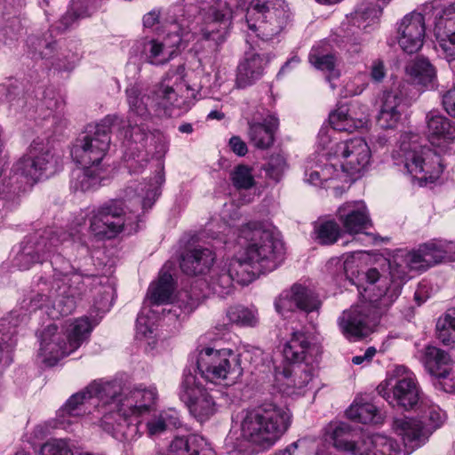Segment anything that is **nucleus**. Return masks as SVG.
I'll return each mask as SVG.
<instances>
[{
	"label": "nucleus",
	"instance_id": "obj_1",
	"mask_svg": "<svg viewBox=\"0 0 455 455\" xmlns=\"http://www.w3.org/2000/svg\"><path fill=\"white\" fill-rule=\"evenodd\" d=\"M69 238L70 235L61 230L35 232L24 238L14 258V264L20 270H27L34 264H42L50 259L55 275L63 276V279L55 281L56 288L53 291L48 295L37 294L31 300L36 307H42L47 301H51L53 311L50 314L52 318L71 314L84 290L81 275L73 274L69 262L56 253L60 246Z\"/></svg>",
	"mask_w": 455,
	"mask_h": 455
},
{
	"label": "nucleus",
	"instance_id": "obj_2",
	"mask_svg": "<svg viewBox=\"0 0 455 455\" xmlns=\"http://www.w3.org/2000/svg\"><path fill=\"white\" fill-rule=\"evenodd\" d=\"M238 243L243 248L221 267L213 269L209 285L219 296L229 294L233 283L246 285L260 273L275 269L283 247L281 232L272 225L249 222L241 227Z\"/></svg>",
	"mask_w": 455,
	"mask_h": 455
},
{
	"label": "nucleus",
	"instance_id": "obj_3",
	"mask_svg": "<svg viewBox=\"0 0 455 455\" xmlns=\"http://www.w3.org/2000/svg\"><path fill=\"white\" fill-rule=\"evenodd\" d=\"M371 152L360 137L342 140L331 146L327 152H315L306 161L304 180L307 183L323 187L339 180L350 183L370 164Z\"/></svg>",
	"mask_w": 455,
	"mask_h": 455
},
{
	"label": "nucleus",
	"instance_id": "obj_4",
	"mask_svg": "<svg viewBox=\"0 0 455 455\" xmlns=\"http://www.w3.org/2000/svg\"><path fill=\"white\" fill-rule=\"evenodd\" d=\"M119 392L117 385L108 381H92L83 390L72 395L58 411L54 427L69 430L80 418L88 415L92 424L112 435L111 408L116 406L112 399Z\"/></svg>",
	"mask_w": 455,
	"mask_h": 455
},
{
	"label": "nucleus",
	"instance_id": "obj_5",
	"mask_svg": "<svg viewBox=\"0 0 455 455\" xmlns=\"http://www.w3.org/2000/svg\"><path fill=\"white\" fill-rule=\"evenodd\" d=\"M368 282L365 292L373 291L375 283L379 282L382 287L378 286L379 293L373 297L369 295V301L351 307L343 312L339 319V325L342 333L349 339H358L368 336L373 331L382 314L399 297L391 298V289L394 280L389 274V285L387 286V277H381L376 268H371L364 274Z\"/></svg>",
	"mask_w": 455,
	"mask_h": 455
},
{
	"label": "nucleus",
	"instance_id": "obj_6",
	"mask_svg": "<svg viewBox=\"0 0 455 455\" xmlns=\"http://www.w3.org/2000/svg\"><path fill=\"white\" fill-rule=\"evenodd\" d=\"M117 385L120 392L113 397L112 436L116 439L132 441L140 435V421L135 418L150 413L156 409L158 399L156 387L139 385L132 388L124 387L118 381H108Z\"/></svg>",
	"mask_w": 455,
	"mask_h": 455
},
{
	"label": "nucleus",
	"instance_id": "obj_7",
	"mask_svg": "<svg viewBox=\"0 0 455 455\" xmlns=\"http://www.w3.org/2000/svg\"><path fill=\"white\" fill-rule=\"evenodd\" d=\"M455 260V241L431 240L415 251L398 253L388 260L389 274L395 283L391 298L399 296L403 284L411 277V271H425L443 262Z\"/></svg>",
	"mask_w": 455,
	"mask_h": 455
},
{
	"label": "nucleus",
	"instance_id": "obj_8",
	"mask_svg": "<svg viewBox=\"0 0 455 455\" xmlns=\"http://www.w3.org/2000/svg\"><path fill=\"white\" fill-rule=\"evenodd\" d=\"M97 321L92 323L83 316L70 323L68 327H58L56 323L47 325L40 334L39 354L49 364L76 351L89 338Z\"/></svg>",
	"mask_w": 455,
	"mask_h": 455
},
{
	"label": "nucleus",
	"instance_id": "obj_9",
	"mask_svg": "<svg viewBox=\"0 0 455 455\" xmlns=\"http://www.w3.org/2000/svg\"><path fill=\"white\" fill-rule=\"evenodd\" d=\"M418 140L416 134H403L399 149L394 152L393 158L396 165H403L406 172L423 186L437 180L443 171V165L440 156L421 146Z\"/></svg>",
	"mask_w": 455,
	"mask_h": 455
},
{
	"label": "nucleus",
	"instance_id": "obj_10",
	"mask_svg": "<svg viewBox=\"0 0 455 455\" xmlns=\"http://www.w3.org/2000/svg\"><path fill=\"white\" fill-rule=\"evenodd\" d=\"M283 411L274 403H265L241 412L240 436L260 448H268L280 437Z\"/></svg>",
	"mask_w": 455,
	"mask_h": 455
},
{
	"label": "nucleus",
	"instance_id": "obj_11",
	"mask_svg": "<svg viewBox=\"0 0 455 455\" xmlns=\"http://www.w3.org/2000/svg\"><path fill=\"white\" fill-rule=\"evenodd\" d=\"M181 12L180 6L169 12L166 18L167 34L162 40L150 39L143 43L141 54L146 62L154 66L164 65L194 39V35L188 29V21L184 18L178 19Z\"/></svg>",
	"mask_w": 455,
	"mask_h": 455
},
{
	"label": "nucleus",
	"instance_id": "obj_12",
	"mask_svg": "<svg viewBox=\"0 0 455 455\" xmlns=\"http://www.w3.org/2000/svg\"><path fill=\"white\" fill-rule=\"evenodd\" d=\"M116 116H108L95 125H89L70 148L72 159L81 166L103 167L102 161L109 150L112 129L119 125Z\"/></svg>",
	"mask_w": 455,
	"mask_h": 455
},
{
	"label": "nucleus",
	"instance_id": "obj_13",
	"mask_svg": "<svg viewBox=\"0 0 455 455\" xmlns=\"http://www.w3.org/2000/svg\"><path fill=\"white\" fill-rule=\"evenodd\" d=\"M137 219V214L124 212L122 200H111L92 211L90 231L98 239H111L124 230L136 232Z\"/></svg>",
	"mask_w": 455,
	"mask_h": 455
},
{
	"label": "nucleus",
	"instance_id": "obj_14",
	"mask_svg": "<svg viewBox=\"0 0 455 455\" xmlns=\"http://www.w3.org/2000/svg\"><path fill=\"white\" fill-rule=\"evenodd\" d=\"M196 364L202 378L215 384L233 383L243 374L239 356L231 349L205 347L199 352Z\"/></svg>",
	"mask_w": 455,
	"mask_h": 455
},
{
	"label": "nucleus",
	"instance_id": "obj_15",
	"mask_svg": "<svg viewBox=\"0 0 455 455\" xmlns=\"http://www.w3.org/2000/svg\"><path fill=\"white\" fill-rule=\"evenodd\" d=\"M377 391L389 403H395L405 410L414 408L422 400L414 373L403 365L395 366Z\"/></svg>",
	"mask_w": 455,
	"mask_h": 455
},
{
	"label": "nucleus",
	"instance_id": "obj_16",
	"mask_svg": "<svg viewBox=\"0 0 455 455\" xmlns=\"http://www.w3.org/2000/svg\"><path fill=\"white\" fill-rule=\"evenodd\" d=\"M420 419L402 418L394 420L393 427L401 435L405 444L419 441L430 429L439 427L445 418L439 406L425 400H420L418 407Z\"/></svg>",
	"mask_w": 455,
	"mask_h": 455
},
{
	"label": "nucleus",
	"instance_id": "obj_17",
	"mask_svg": "<svg viewBox=\"0 0 455 455\" xmlns=\"http://www.w3.org/2000/svg\"><path fill=\"white\" fill-rule=\"evenodd\" d=\"M282 0H251L246 10L248 28L257 33L263 41H271L280 34L282 27L276 20V12L282 7Z\"/></svg>",
	"mask_w": 455,
	"mask_h": 455
},
{
	"label": "nucleus",
	"instance_id": "obj_18",
	"mask_svg": "<svg viewBox=\"0 0 455 455\" xmlns=\"http://www.w3.org/2000/svg\"><path fill=\"white\" fill-rule=\"evenodd\" d=\"M231 10L226 4H219V7H212L204 18L197 32H191L197 42L205 43L209 52H216L221 44L226 41L231 26Z\"/></svg>",
	"mask_w": 455,
	"mask_h": 455
},
{
	"label": "nucleus",
	"instance_id": "obj_19",
	"mask_svg": "<svg viewBox=\"0 0 455 455\" xmlns=\"http://www.w3.org/2000/svg\"><path fill=\"white\" fill-rule=\"evenodd\" d=\"M178 395L189 413L199 422L208 420L216 411L213 398L193 374L184 375Z\"/></svg>",
	"mask_w": 455,
	"mask_h": 455
},
{
	"label": "nucleus",
	"instance_id": "obj_20",
	"mask_svg": "<svg viewBox=\"0 0 455 455\" xmlns=\"http://www.w3.org/2000/svg\"><path fill=\"white\" fill-rule=\"evenodd\" d=\"M17 162H22L20 172L32 187L48 170L54 167L56 159L49 144L37 138L32 141L28 152Z\"/></svg>",
	"mask_w": 455,
	"mask_h": 455
},
{
	"label": "nucleus",
	"instance_id": "obj_21",
	"mask_svg": "<svg viewBox=\"0 0 455 455\" xmlns=\"http://www.w3.org/2000/svg\"><path fill=\"white\" fill-rule=\"evenodd\" d=\"M173 291L174 283L172 275L167 272H161L158 280L149 286L148 294L151 303L155 305L170 303V308H164V311H167L169 314L172 313L176 317H180L182 313L185 315L190 314L196 307V301L189 299L185 302L180 299L172 303Z\"/></svg>",
	"mask_w": 455,
	"mask_h": 455
},
{
	"label": "nucleus",
	"instance_id": "obj_22",
	"mask_svg": "<svg viewBox=\"0 0 455 455\" xmlns=\"http://www.w3.org/2000/svg\"><path fill=\"white\" fill-rule=\"evenodd\" d=\"M183 90L182 84H177L175 87L171 85L169 81L163 80L156 84L150 92L151 106L156 109H163L165 112L171 108H177L181 111H187L191 103V95H179Z\"/></svg>",
	"mask_w": 455,
	"mask_h": 455
},
{
	"label": "nucleus",
	"instance_id": "obj_23",
	"mask_svg": "<svg viewBox=\"0 0 455 455\" xmlns=\"http://www.w3.org/2000/svg\"><path fill=\"white\" fill-rule=\"evenodd\" d=\"M379 11L371 4H363L351 13L348 22L355 28L351 34L346 33L342 36L344 48L350 54H357L361 51V41L357 34L359 29H366L369 26L376 23Z\"/></svg>",
	"mask_w": 455,
	"mask_h": 455
},
{
	"label": "nucleus",
	"instance_id": "obj_24",
	"mask_svg": "<svg viewBox=\"0 0 455 455\" xmlns=\"http://www.w3.org/2000/svg\"><path fill=\"white\" fill-rule=\"evenodd\" d=\"M267 62L265 55L253 49L246 51L236 68L235 87L244 89L254 84L263 76Z\"/></svg>",
	"mask_w": 455,
	"mask_h": 455
},
{
	"label": "nucleus",
	"instance_id": "obj_25",
	"mask_svg": "<svg viewBox=\"0 0 455 455\" xmlns=\"http://www.w3.org/2000/svg\"><path fill=\"white\" fill-rule=\"evenodd\" d=\"M405 109V100L399 91L384 92L379 99L377 123L383 129H395Z\"/></svg>",
	"mask_w": 455,
	"mask_h": 455
},
{
	"label": "nucleus",
	"instance_id": "obj_26",
	"mask_svg": "<svg viewBox=\"0 0 455 455\" xmlns=\"http://www.w3.org/2000/svg\"><path fill=\"white\" fill-rule=\"evenodd\" d=\"M337 217L345 232L353 235L371 226V220L363 202H348L339 207Z\"/></svg>",
	"mask_w": 455,
	"mask_h": 455
},
{
	"label": "nucleus",
	"instance_id": "obj_27",
	"mask_svg": "<svg viewBox=\"0 0 455 455\" xmlns=\"http://www.w3.org/2000/svg\"><path fill=\"white\" fill-rule=\"evenodd\" d=\"M164 182L163 168L147 183H140L136 188L129 186L125 190V197L135 201L143 210L150 209L160 195V187Z\"/></svg>",
	"mask_w": 455,
	"mask_h": 455
},
{
	"label": "nucleus",
	"instance_id": "obj_28",
	"mask_svg": "<svg viewBox=\"0 0 455 455\" xmlns=\"http://www.w3.org/2000/svg\"><path fill=\"white\" fill-rule=\"evenodd\" d=\"M289 302L307 315H319L323 305L319 293L306 282L295 283L291 287Z\"/></svg>",
	"mask_w": 455,
	"mask_h": 455
},
{
	"label": "nucleus",
	"instance_id": "obj_29",
	"mask_svg": "<svg viewBox=\"0 0 455 455\" xmlns=\"http://www.w3.org/2000/svg\"><path fill=\"white\" fill-rule=\"evenodd\" d=\"M427 138L435 147H444L455 140V126L446 116L436 111H431L426 116Z\"/></svg>",
	"mask_w": 455,
	"mask_h": 455
},
{
	"label": "nucleus",
	"instance_id": "obj_30",
	"mask_svg": "<svg viewBox=\"0 0 455 455\" xmlns=\"http://www.w3.org/2000/svg\"><path fill=\"white\" fill-rule=\"evenodd\" d=\"M215 256L208 248L196 246L186 250L180 258V268L188 275H197L207 272L212 266Z\"/></svg>",
	"mask_w": 455,
	"mask_h": 455
},
{
	"label": "nucleus",
	"instance_id": "obj_31",
	"mask_svg": "<svg viewBox=\"0 0 455 455\" xmlns=\"http://www.w3.org/2000/svg\"><path fill=\"white\" fill-rule=\"evenodd\" d=\"M21 164L16 162L10 170L0 167V199H12L31 187L20 172Z\"/></svg>",
	"mask_w": 455,
	"mask_h": 455
},
{
	"label": "nucleus",
	"instance_id": "obj_32",
	"mask_svg": "<svg viewBox=\"0 0 455 455\" xmlns=\"http://www.w3.org/2000/svg\"><path fill=\"white\" fill-rule=\"evenodd\" d=\"M421 363L425 370L437 379H447L452 369V360L450 355L434 346L425 347Z\"/></svg>",
	"mask_w": 455,
	"mask_h": 455
},
{
	"label": "nucleus",
	"instance_id": "obj_33",
	"mask_svg": "<svg viewBox=\"0 0 455 455\" xmlns=\"http://www.w3.org/2000/svg\"><path fill=\"white\" fill-rule=\"evenodd\" d=\"M408 80L424 88H434L436 82V69L427 58L416 57L405 66Z\"/></svg>",
	"mask_w": 455,
	"mask_h": 455
},
{
	"label": "nucleus",
	"instance_id": "obj_34",
	"mask_svg": "<svg viewBox=\"0 0 455 455\" xmlns=\"http://www.w3.org/2000/svg\"><path fill=\"white\" fill-rule=\"evenodd\" d=\"M278 126L279 122L274 116L265 119L263 123L251 124L248 132L251 142L259 149L270 148L275 141Z\"/></svg>",
	"mask_w": 455,
	"mask_h": 455
},
{
	"label": "nucleus",
	"instance_id": "obj_35",
	"mask_svg": "<svg viewBox=\"0 0 455 455\" xmlns=\"http://www.w3.org/2000/svg\"><path fill=\"white\" fill-rule=\"evenodd\" d=\"M103 171V167L97 166H82L74 169L70 180L71 189L85 192L98 188Z\"/></svg>",
	"mask_w": 455,
	"mask_h": 455
},
{
	"label": "nucleus",
	"instance_id": "obj_36",
	"mask_svg": "<svg viewBox=\"0 0 455 455\" xmlns=\"http://www.w3.org/2000/svg\"><path fill=\"white\" fill-rule=\"evenodd\" d=\"M286 365V395H301L302 389L312 379V368L307 363Z\"/></svg>",
	"mask_w": 455,
	"mask_h": 455
},
{
	"label": "nucleus",
	"instance_id": "obj_37",
	"mask_svg": "<svg viewBox=\"0 0 455 455\" xmlns=\"http://www.w3.org/2000/svg\"><path fill=\"white\" fill-rule=\"evenodd\" d=\"M353 437L351 428L347 423L337 424L332 428L330 436L336 449L348 451L353 455H366L370 449H361L359 444L353 440Z\"/></svg>",
	"mask_w": 455,
	"mask_h": 455
},
{
	"label": "nucleus",
	"instance_id": "obj_38",
	"mask_svg": "<svg viewBox=\"0 0 455 455\" xmlns=\"http://www.w3.org/2000/svg\"><path fill=\"white\" fill-rule=\"evenodd\" d=\"M127 103L129 105V116L142 120H148L150 113L148 109L149 95L142 94V89L139 84H130L125 90Z\"/></svg>",
	"mask_w": 455,
	"mask_h": 455
},
{
	"label": "nucleus",
	"instance_id": "obj_39",
	"mask_svg": "<svg viewBox=\"0 0 455 455\" xmlns=\"http://www.w3.org/2000/svg\"><path fill=\"white\" fill-rule=\"evenodd\" d=\"M314 347L305 332L293 331L290 340L286 342V363H302Z\"/></svg>",
	"mask_w": 455,
	"mask_h": 455
},
{
	"label": "nucleus",
	"instance_id": "obj_40",
	"mask_svg": "<svg viewBox=\"0 0 455 455\" xmlns=\"http://www.w3.org/2000/svg\"><path fill=\"white\" fill-rule=\"evenodd\" d=\"M329 122L331 127L339 132H353L363 128L367 124L366 116L354 118L346 107H341L329 116Z\"/></svg>",
	"mask_w": 455,
	"mask_h": 455
},
{
	"label": "nucleus",
	"instance_id": "obj_41",
	"mask_svg": "<svg viewBox=\"0 0 455 455\" xmlns=\"http://www.w3.org/2000/svg\"><path fill=\"white\" fill-rule=\"evenodd\" d=\"M91 2L92 0H72L70 8L60 19L56 25V29L63 32L78 19L90 16L92 12Z\"/></svg>",
	"mask_w": 455,
	"mask_h": 455
},
{
	"label": "nucleus",
	"instance_id": "obj_42",
	"mask_svg": "<svg viewBox=\"0 0 455 455\" xmlns=\"http://www.w3.org/2000/svg\"><path fill=\"white\" fill-rule=\"evenodd\" d=\"M115 293V288L108 280L99 286H95L92 310L97 315L108 312L113 305Z\"/></svg>",
	"mask_w": 455,
	"mask_h": 455
},
{
	"label": "nucleus",
	"instance_id": "obj_43",
	"mask_svg": "<svg viewBox=\"0 0 455 455\" xmlns=\"http://www.w3.org/2000/svg\"><path fill=\"white\" fill-rule=\"evenodd\" d=\"M348 419L363 423H378L377 408L370 403H355L346 411Z\"/></svg>",
	"mask_w": 455,
	"mask_h": 455
},
{
	"label": "nucleus",
	"instance_id": "obj_44",
	"mask_svg": "<svg viewBox=\"0 0 455 455\" xmlns=\"http://www.w3.org/2000/svg\"><path fill=\"white\" fill-rule=\"evenodd\" d=\"M227 316L231 323L253 327L258 323L257 311L243 306H235L228 308Z\"/></svg>",
	"mask_w": 455,
	"mask_h": 455
},
{
	"label": "nucleus",
	"instance_id": "obj_45",
	"mask_svg": "<svg viewBox=\"0 0 455 455\" xmlns=\"http://www.w3.org/2000/svg\"><path fill=\"white\" fill-rule=\"evenodd\" d=\"M146 120L140 119L139 117L133 116L132 119L128 116L129 125L124 131V138L131 143L140 145L144 147V142L148 139V127L145 126Z\"/></svg>",
	"mask_w": 455,
	"mask_h": 455
},
{
	"label": "nucleus",
	"instance_id": "obj_46",
	"mask_svg": "<svg viewBox=\"0 0 455 455\" xmlns=\"http://www.w3.org/2000/svg\"><path fill=\"white\" fill-rule=\"evenodd\" d=\"M438 339L444 345H449L455 340V310L446 315L443 321L436 323Z\"/></svg>",
	"mask_w": 455,
	"mask_h": 455
},
{
	"label": "nucleus",
	"instance_id": "obj_47",
	"mask_svg": "<svg viewBox=\"0 0 455 455\" xmlns=\"http://www.w3.org/2000/svg\"><path fill=\"white\" fill-rule=\"evenodd\" d=\"M317 239L322 244H332L340 235L339 226L334 220H326L318 225L315 228Z\"/></svg>",
	"mask_w": 455,
	"mask_h": 455
},
{
	"label": "nucleus",
	"instance_id": "obj_48",
	"mask_svg": "<svg viewBox=\"0 0 455 455\" xmlns=\"http://www.w3.org/2000/svg\"><path fill=\"white\" fill-rule=\"evenodd\" d=\"M309 61L317 69L329 73L327 79L337 78L339 72L335 68V58L331 54L317 55L314 52L309 54Z\"/></svg>",
	"mask_w": 455,
	"mask_h": 455
},
{
	"label": "nucleus",
	"instance_id": "obj_49",
	"mask_svg": "<svg viewBox=\"0 0 455 455\" xmlns=\"http://www.w3.org/2000/svg\"><path fill=\"white\" fill-rule=\"evenodd\" d=\"M251 168L240 164L231 173V180L237 189H250L255 185Z\"/></svg>",
	"mask_w": 455,
	"mask_h": 455
},
{
	"label": "nucleus",
	"instance_id": "obj_50",
	"mask_svg": "<svg viewBox=\"0 0 455 455\" xmlns=\"http://www.w3.org/2000/svg\"><path fill=\"white\" fill-rule=\"evenodd\" d=\"M29 44L34 51V57L41 59H52L54 56L56 42L50 41L48 38L31 37Z\"/></svg>",
	"mask_w": 455,
	"mask_h": 455
},
{
	"label": "nucleus",
	"instance_id": "obj_51",
	"mask_svg": "<svg viewBox=\"0 0 455 455\" xmlns=\"http://www.w3.org/2000/svg\"><path fill=\"white\" fill-rule=\"evenodd\" d=\"M45 105L50 113L45 116L44 119L53 127V132H58L60 127L65 125V120L62 118L61 110L63 102L58 100H45Z\"/></svg>",
	"mask_w": 455,
	"mask_h": 455
},
{
	"label": "nucleus",
	"instance_id": "obj_52",
	"mask_svg": "<svg viewBox=\"0 0 455 455\" xmlns=\"http://www.w3.org/2000/svg\"><path fill=\"white\" fill-rule=\"evenodd\" d=\"M375 455H395L397 451V443L386 436L375 435L371 440Z\"/></svg>",
	"mask_w": 455,
	"mask_h": 455
},
{
	"label": "nucleus",
	"instance_id": "obj_53",
	"mask_svg": "<svg viewBox=\"0 0 455 455\" xmlns=\"http://www.w3.org/2000/svg\"><path fill=\"white\" fill-rule=\"evenodd\" d=\"M40 455H73V453L66 441L54 439L41 447Z\"/></svg>",
	"mask_w": 455,
	"mask_h": 455
},
{
	"label": "nucleus",
	"instance_id": "obj_54",
	"mask_svg": "<svg viewBox=\"0 0 455 455\" xmlns=\"http://www.w3.org/2000/svg\"><path fill=\"white\" fill-rule=\"evenodd\" d=\"M153 333L152 321L140 313L136 320V336L139 339L148 338Z\"/></svg>",
	"mask_w": 455,
	"mask_h": 455
},
{
	"label": "nucleus",
	"instance_id": "obj_55",
	"mask_svg": "<svg viewBox=\"0 0 455 455\" xmlns=\"http://www.w3.org/2000/svg\"><path fill=\"white\" fill-rule=\"evenodd\" d=\"M146 426L149 435H156L168 429L165 422L162 420L161 413L148 420Z\"/></svg>",
	"mask_w": 455,
	"mask_h": 455
},
{
	"label": "nucleus",
	"instance_id": "obj_56",
	"mask_svg": "<svg viewBox=\"0 0 455 455\" xmlns=\"http://www.w3.org/2000/svg\"><path fill=\"white\" fill-rule=\"evenodd\" d=\"M162 415V420H164L169 428H176L180 425V416L177 411L173 409H168L160 412Z\"/></svg>",
	"mask_w": 455,
	"mask_h": 455
},
{
	"label": "nucleus",
	"instance_id": "obj_57",
	"mask_svg": "<svg viewBox=\"0 0 455 455\" xmlns=\"http://www.w3.org/2000/svg\"><path fill=\"white\" fill-rule=\"evenodd\" d=\"M370 76L371 80L376 83H380L383 81L384 77L386 76V70L383 61L379 60L373 61L371 68Z\"/></svg>",
	"mask_w": 455,
	"mask_h": 455
},
{
	"label": "nucleus",
	"instance_id": "obj_58",
	"mask_svg": "<svg viewBox=\"0 0 455 455\" xmlns=\"http://www.w3.org/2000/svg\"><path fill=\"white\" fill-rule=\"evenodd\" d=\"M228 144L231 150L238 156H243L248 152L246 143L238 136L231 137Z\"/></svg>",
	"mask_w": 455,
	"mask_h": 455
},
{
	"label": "nucleus",
	"instance_id": "obj_59",
	"mask_svg": "<svg viewBox=\"0 0 455 455\" xmlns=\"http://www.w3.org/2000/svg\"><path fill=\"white\" fill-rule=\"evenodd\" d=\"M443 105L446 112L455 117V88L443 95Z\"/></svg>",
	"mask_w": 455,
	"mask_h": 455
},
{
	"label": "nucleus",
	"instance_id": "obj_60",
	"mask_svg": "<svg viewBox=\"0 0 455 455\" xmlns=\"http://www.w3.org/2000/svg\"><path fill=\"white\" fill-rule=\"evenodd\" d=\"M283 159L282 156H272L268 162V168L267 172L269 175L274 176L275 173L278 174L279 172H283Z\"/></svg>",
	"mask_w": 455,
	"mask_h": 455
},
{
	"label": "nucleus",
	"instance_id": "obj_61",
	"mask_svg": "<svg viewBox=\"0 0 455 455\" xmlns=\"http://www.w3.org/2000/svg\"><path fill=\"white\" fill-rule=\"evenodd\" d=\"M159 20V12L152 11L143 17V24L146 28H152Z\"/></svg>",
	"mask_w": 455,
	"mask_h": 455
},
{
	"label": "nucleus",
	"instance_id": "obj_62",
	"mask_svg": "<svg viewBox=\"0 0 455 455\" xmlns=\"http://www.w3.org/2000/svg\"><path fill=\"white\" fill-rule=\"evenodd\" d=\"M283 307H284V299L281 296L277 297L275 300V307L276 312L279 315H283Z\"/></svg>",
	"mask_w": 455,
	"mask_h": 455
},
{
	"label": "nucleus",
	"instance_id": "obj_63",
	"mask_svg": "<svg viewBox=\"0 0 455 455\" xmlns=\"http://www.w3.org/2000/svg\"><path fill=\"white\" fill-rule=\"evenodd\" d=\"M375 355H376V348L373 347H368L363 354L364 358L366 359V363H370Z\"/></svg>",
	"mask_w": 455,
	"mask_h": 455
},
{
	"label": "nucleus",
	"instance_id": "obj_64",
	"mask_svg": "<svg viewBox=\"0 0 455 455\" xmlns=\"http://www.w3.org/2000/svg\"><path fill=\"white\" fill-rule=\"evenodd\" d=\"M225 117V114L223 112L218 111V110H212L208 116V119H216V120H222Z\"/></svg>",
	"mask_w": 455,
	"mask_h": 455
}]
</instances>
